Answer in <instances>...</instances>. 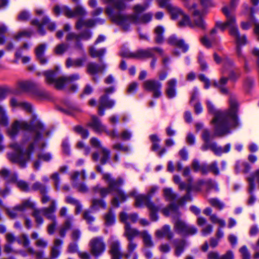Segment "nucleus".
Segmentation results:
<instances>
[{"mask_svg": "<svg viewBox=\"0 0 259 259\" xmlns=\"http://www.w3.org/2000/svg\"><path fill=\"white\" fill-rule=\"evenodd\" d=\"M67 208L66 207H63L60 210V215L61 217L65 218V221L63 225L59 228V235L61 237L64 238L66 232L69 230L72 226V222L73 220V217L72 215H67Z\"/></svg>", "mask_w": 259, "mask_h": 259, "instance_id": "obj_27", "label": "nucleus"}, {"mask_svg": "<svg viewBox=\"0 0 259 259\" xmlns=\"http://www.w3.org/2000/svg\"><path fill=\"white\" fill-rule=\"evenodd\" d=\"M105 20L101 18L89 19L85 20L83 18H79L76 22V28L80 30L83 27H91L97 24H103Z\"/></svg>", "mask_w": 259, "mask_h": 259, "instance_id": "obj_29", "label": "nucleus"}, {"mask_svg": "<svg viewBox=\"0 0 259 259\" xmlns=\"http://www.w3.org/2000/svg\"><path fill=\"white\" fill-rule=\"evenodd\" d=\"M210 220L212 223L218 224L221 227H224L226 225V222L224 220L220 219L215 214H212L210 216Z\"/></svg>", "mask_w": 259, "mask_h": 259, "instance_id": "obj_60", "label": "nucleus"}, {"mask_svg": "<svg viewBox=\"0 0 259 259\" xmlns=\"http://www.w3.org/2000/svg\"><path fill=\"white\" fill-rule=\"evenodd\" d=\"M141 235L145 246L148 247H152L154 246V243L152 240L151 236L148 233L147 231H144L140 233Z\"/></svg>", "mask_w": 259, "mask_h": 259, "instance_id": "obj_53", "label": "nucleus"}, {"mask_svg": "<svg viewBox=\"0 0 259 259\" xmlns=\"http://www.w3.org/2000/svg\"><path fill=\"white\" fill-rule=\"evenodd\" d=\"M78 51L79 53L82 55V57L74 60H72L70 58L67 59L66 63V65L67 68L71 67H81L84 66L87 60L85 52L84 51V53H83L81 51Z\"/></svg>", "mask_w": 259, "mask_h": 259, "instance_id": "obj_32", "label": "nucleus"}, {"mask_svg": "<svg viewBox=\"0 0 259 259\" xmlns=\"http://www.w3.org/2000/svg\"><path fill=\"white\" fill-rule=\"evenodd\" d=\"M20 130L24 131L21 142L18 143L14 142L10 144V148L14 152L8 153L9 160L12 162L18 163L21 168H25L27 163L31 159L35 150H38L39 151L38 158L50 161L52 159V154L42 151L47 145L43 140L42 135L49 136L51 133L45 128L36 115L33 114L32 119L30 122L23 119L15 120L8 130V135L12 139L15 140Z\"/></svg>", "mask_w": 259, "mask_h": 259, "instance_id": "obj_1", "label": "nucleus"}, {"mask_svg": "<svg viewBox=\"0 0 259 259\" xmlns=\"http://www.w3.org/2000/svg\"><path fill=\"white\" fill-rule=\"evenodd\" d=\"M8 30L7 26L3 23H0V45H3L6 42V37L4 35Z\"/></svg>", "mask_w": 259, "mask_h": 259, "instance_id": "obj_61", "label": "nucleus"}, {"mask_svg": "<svg viewBox=\"0 0 259 259\" xmlns=\"http://www.w3.org/2000/svg\"><path fill=\"white\" fill-rule=\"evenodd\" d=\"M163 196L166 201L170 202V204L162 209V212L165 215H169L172 213H177L178 206L175 203L178 197V194L175 193L171 188H165L163 190Z\"/></svg>", "mask_w": 259, "mask_h": 259, "instance_id": "obj_13", "label": "nucleus"}, {"mask_svg": "<svg viewBox=\"0 0 259 259\" xmlns=\"http://www.w3.org/2000/svg\"><path fill=\"white\" fill-rule=\"evenodd\" d=\"M202 137L204 141V144L201 147L203 151H206L209 149L217 156H221L223 153H228L231 149V144L228 143L226 144L224 148L218 146L217 143L210 142L211 135L208 130L205 129L202 133Z\"/></svg>", "mask_w": 259, "mask_h": 259, "instance_id": "obj_10", "label": "nucleus"}, {"mask_svg": "<svg viewBox=\"0 0 259 259\" xmlns=\"http://www.w3.org/2000/svg\"><path fill=\"white\" fill-rule=\"evenodd\" d=\"M17 242L19 244H22L25 248H27L28 252L33 255H35L36 259H41L44 256V251L40 250L35 251L33 247L30 246V241L28 236L25 234H22L20 238L17 239Z\"/></svg>", "mask_w": 259, "mask_h": 259, "instance_id": "obj_24", "label": "nucleus"}, {"mask_svg": "<svg viewBox=\"0 0 259 259\" xmlns=\"http://www.w3.org/2000/svg\"><path fill=\"white\" fill-rule=\"evenodd\" d=\"M74 130L80 134L83 139L87 138L89 137V133L88 130L84 128L80 125H77L74 127Z\"/></svg>", "mask_w": 259, "mask_h": 259, "instance_id": "obj_59", "label": "nucleus"}, {"mask_svg": "<svg viewBox=\"0 0 259 259\" xmlns=\"http://www.w3.org/2000/svg\"><path fill=\"white\" fill-rule=\"evenodd\" d=\"M87 125L97 134L105 133L108 136L111 138H116L118 137L117 130H114L111 131L108 130L107 126L103 124L101 120L95 115L92 116L91 119L88 123Z\"/></svg>", "mask_w": 259, "mask_h": 259, "instance_id": "obj_16", "label": "nucleus"}, {"mask_svg": "<svg viewBox=\"0 0 259 259\" xmlns=\"http://www.w3.org/2000/svg\"><path fill=\"white\" fill-rule=\"evenodd\" d=\"M20 109L27 112L33 113V106L30 103L28 102L23 101Z\"/></svg>", "mask_w": 259, "mask_h": 259, "instance_id": "obj_64", "label": "nucleus"}, {"mask_svg": "<svg viewBox=\"0 0 259 259\" xmlns=\"http://www.w3.org/2000/svg\"><path fill=\"white\" fill-rule=\"evenodd\" d=\"M138 219V215L137 213L128 214L125 212H122L120 214V221L125 224V232H126L127 226H128L130 228H132L128 221H130L133 223H135L137 221Z\"/></svg>", "mask_w": 259, "mask_h": 259, "instance_id": "obj_42", "label": "nucleus"}, {"mask_svg": "<svg viewBox=\"0 0 259 259\" xmlns=\"http://www.w3.org/2000/svg\"><path fill=\"white\" fill-rule=\"evenodd\" d=\"M92 147L96 149V152L92 155V158L94 161L100 160L102 164H105L109 160L110 157V151L109 149L103 147L101 142L96 138H93L90 140Z\"/></svg>", "mask_w": 259, "mask_h": 259, "instance_id": "obj_11", "label": "nucleus"}, {"mask_svg": "<svg viewBox=\"0 0 259 259\" xmlns=\"http://www.w3.org/2000/svg\"><path fill=\"white\" fill-rule=\"evenodd\" d=\"M155 236L158 238L165 237L168 240H171L174 237V234L170 230V227L168 225H165L160 229L156 231Z\"/></svg>", "mask_w": 259, "mask_h": 259, "instance_id": "obj_36", "label": "nucleus"}, {"mask_svg": "<svg viewBox=\"0 0 259 259\" xmlns=\"http://www.w3.org/2000/svg\"><path fill=\"white\" fill-rule=\"evenodd\" d=\"M103 178L107 183L108 188H103L98 185L93 188V190L96 193H99L103 198L105 197L109 193L115 195V197L111 201L112 205L115 207H118L119 206V201L124 202L130 196L135 197L136 207H142L145 206V204L152 202L151 201L152 197L159 190L158 186H153L147 191L146 195L139 194L136 189L132 190L128 195L120 188V186L124 183L122 178H119L115 180L108 173L104 174Z\"/></svg>", "mask_w": 259, "mask_h": 259, "instance_id": "obj_2", "label": "nucleus"}, {"mask_svg": "<svg viewBox=\"0 0 259 259\" xmlns=\"http://www.w3.org/2000/svg\"><path fill=\"white\" fill-rule=\"evenodd\" d=\"M115 91L114 87L107 88L104 89L105 95L102 96L100 100V106L98 109V114L103 116L105 114V108H111L115 104L114 100H111L108 97V95L113 93Z\"/></svg>", "mask_w": 259, "mask_h": 259, "instance_id": "obj_17", "label": "nucleus"}, {"mask_svg": "<svg viewBox=\"0 0 259 259\" xmlns=\"http://www.w3.org/2000/svg\"><path fill=\"white\" fill-rule=\"evenodd\" d=\"M156 53H157L160 55H162V49L159 47L149 48L147 49H140L134 53L125 51L122 52L121 53V55L124 57L141 59L154 57Z\"/></svg>", "mask_w": 259, "mask_h": 259, "instance_id": "obj_12", "label": "nucleus"}, {"mask_svg": "<svg viewBox=\"0 0 259 259\" xmlns=\"http://www.w3.org/2000/svg\"><path fill=\"white\" fill-rule=\"evenodd\" d=\"M174 244L176 248L175 254L177 256H180L187 246V243L183 240H176L174 241Z\"/></svg>", "mask_w": 259, "mask_h": 259, "instance_id": "obj_49", "label": "nucleus"}, {"mask_svg": "<svg viewBox=\"0 0 259 259\" xmlns=\"http://www.w3.org/2000/svg\"><path fill=\"white\" fill-rule=\"evenodd\" d=\"M201 5L203 7V10L200 11L196 9L197 5L193 4L191 7H189V9L192 11V13L193 16V22H191L193 28L195 26L198 27L201 29H204L206 28V24L202 19V16L207 13L206 8L213 6V3L212 0H200Z\"/></svg>", "mask_w": 259, "mask_h": 259, "instance_id": "obj_9", "label": "nucleus"}, {"mask_svg": "<svg viewBox=\"0 0 259 259\" xmlns=\"http://www.w3.org/2000/svg\"><path fill=\"white\" fill-rule=\"evenodd\" d=\"M57 208V202L56 200H52L51 204L49 207H44L40 209H35L33 212L32 215L35 218L37 226L42 225L44 223L43 218L41 215H44L47 219L52 220L53 223L50 224L48 227V232L50 235L54 233L57 226L55 212Z\"/></svg>", "mask_w": 259, "mask_h": 259, "instance_id": "obj_7", "label": "nucleus"}, {"mask_svg": "<svg viewBox=\"0 0 259 259\" xmlns=\"http://www.w3.org/2000/svg\"><path fill=\"white\" fill-rule=\"evenodd\" d=\"M107 68V65L105 64L99 65L95 63H90L87 66L88 72L92 75H93V80L95 81L98 80V77L97 74L100 72H102Z\"/></svg>", "mask_w": 259, "mask_h": 259, "instance_id": "obj_30", "label": "nucleus"}, {"mask_svg": "<svg viewBox=\"0 0 259 259\" xmlns=\"http://www.w3.org/2000/svg\"><path fill=\"white\" fill-rule=\"evenodd\" d=\"M68 47V46L66 44H60L55 48V53L57 55H62L67 50Z\"/></svg>", "mask_w": 259, "mask_h": 259, "instance_id": "obj_63", "label": "nucleus"}, {"mask_svg": "<svg viewBox=\"0 0 259 259\" xmlns=\"http://www.w3.org/2000/svg\"><path fill=\"white\" fill-rule=\"evenodd\" d=\"M0 175L8 182L16 183L18 187L22 191H29L30 188L26 182L22 180L17 181L18 175L16 173H12L8 169L3 168L0 171Z\"/></svg>", "mask_w": 259, "mask_h": 259, "instance_id": "obj_18", "label": "nucleus"}, {"mask_svg": "<svg viewBox=\"0 0 259 259\" xmlns=\"http://www.w3.org/2000/svg\"><path fill=\"white\" fill-rule=\"evenodd\" d=\"M168 43L172 46H176L186 52L189 49V46L185 43L183 39L178 38L175 35H172L167 39Z\"/></svg>", "mask_w": 259, "mask_h": 259, "instance_id": "obj_34", "label": "nucleus"}, {"mask_svg": "<svg viewBox=\"0 0 259 259\" xmlns=\"http://www.w3.org/2000/svg\"><path fill=\"white\" fill-rule=\"evenodd\" d=\"M30 95L37 100H47L49 98V94L45 90L39 88L35 83Z\"/></svg>", "mask_w": 259, "mask_h": 259, "instance_id": "obj_40", "label": "nucleus"}, {"mask_svg": "<svg viewBox=\"0 0 259 259\" xmlns=\"http://www.w3.org/2000/svg\"><path fill=\"white\" fill-rule=\"evenodd\" d=\"M110 253L112 259H121L122 253L120 250V242L112 237L110 239Z\"/></svg>", "mask_w": 259, "mask_h": 259, "instance_id": "obj_31", "label": "nucleus"}, {"mask_svg": "<svg viewBox=\"0 0 259 259\" xmlns=\"http://www.w3.org/2000/svg\"><path fill=\"white\" fill-rule=\"evenodd\" d=\"M241 166L243 168V171L244 173L248 172L251 169V165L247 162L245 161H241V162H237L236 164V170L239 171V167Z\"/></svg>", "mask_w": 259, "mask_h": 259, "instance_id": "obj_57", "label": "nucleus"}, {"mask_svg": "<svg viewBox=\"0 0 259 259\" xmlns=\"http://www.w3.org/2000/svg\"><path fill=\"white\" fill-rule=\"evenodd\" d=\"M206 105L208 112L214 115L212 123L214 125L215 135L223 136L230 134L231 128L236 127L239 125L237 115L239 104L234 96L230 97V108L228 110L222 111L216 109L209 100L206 101Z\"/></svg>", "mask_w": 259, "mask_h": 259, "instance_id": "obj_5", "label": "nucleus"}, {"mask_svg": "<svg viewBox=\"0 0 259 259\" xmlns=\"http://www.w3.org/2000/svg\"><path fill=\"white\" fill-rule=\"evenodd\" d=\"M150 210V219L153 221H157L158 220V211L160 209V206H156L153 202H150L145 204Z\"/></svg>", "mask_w": 259, "mask_h": 259, "instance_id": "obj_45", "label": "nucleus"}, {"mask_svg": "<svg viewBox=\"0 0 259 259\" xmlns=\"http://www.w3.org/2000/svg\"><path fill=\"white\" fill-rule=\"evenodd\" d=\"M31 24L37 27L38 33L40 35H44L46 34L44 25H47L48 29L50 31H54L56 28L55 23L51 22L49 17L47 16L43 18L41 23L38 19H35L31 21Z\"/></svg>", "mask_w": 259, "mask_h": 259, "instance_id": "obj_22", "label": "nucleus"}, {"mask_svg": "<svg viewBox=\"0 0 259 259\" xmlns=\"http://www.w3.org/2000/svg\"><path fill=\"white\" fill-rule=\"evenodd\" d=\"M89 53L91 57L93 58L103 57L106 53V49L105 48L96 50L93 46H91L89 49Z\"/></svg>", "mask_w": 259, "mask_h": 259, "instance_id": "obj_51", "label": "nucleus"}, {"mask_svg": "<svg viewBox=\"0 0 259 259\" xmlns=\"http://www.w3.org/2000/svg\"><path fill=\"white\" fill-rule=\"evenodd\" d=\"M104 219L105 224L107 226H111L115 224L116 221V217L114 211L112 208H110L109 211L104 214Z\"/></svg>", "mask_w": 259, "mask_h": 259, "instance_id": "obj_50", "label": "nucleus"}, {"mask_svg": "<svg viewBox=\"0 0 259 259\" xmlns=\"http://www.w3.org/2000/svg\"><path fill=\"white\" fill-rule=\"evenodd\" d=\"M0 123L5 126L9 124V117L7 111L2 106H0Z\"/></svg>", "mask_w": 259, "mask_h": 259, "instance_id": "obj_54", "label": "nucleus"}, {"mask_svg": "<svg viewBox=\"0 0 259 259\" xmlns=\"http://www.w3.org/2000/svg\"><path fill=\"white\" fill-rule=\"evenodd\" d=\"M87 178V174L85 169L81 171H75L70 174V178L72 181V185L73 187L76 188L78 191L85 193L88 191V188L84 183H79V178L83 180Z\"/></svg>", "mask_w": 259, "mask_h": 259, "instance_id": "obj_19", "label": "nucleus"}, {"mask_svg": "<svg viewBox=\"0 0 259 259\" xmlns=\"http://www.w3.org/2000/svg\"><path fill=\"white\" fill-rule=\"evenodd\" d=\"M102 1L105 4H110L106 8V14L113 22L121 27L124 31L129 30L132 23H147L151 20L153 17V14L150 12L143 14L148 8V4L135 5L133 8L134 13L132 15H126L122 12L126 6L121 1Z\"/></svg>", "mask_w": 259, "mask_h": 259, "instance_id": "obj_4", "label": "nucleus"}, {"mask_svg": "<svg viewBox=\"0 0 259 259\" xmlns=\"http://www.w3.org/2000/svg\"><path fill=\"white\" fill-rule=\"evenodd\" d=\"M83 219L87 221V223L90 225L89 229L91 231L97 232L98 230V227L93 226L91 225V224L95 220V218L91 214L90 210H86L84 211Z\"/></svg>", "mask_w": 259, "mask_h": 259, "instance_id": "obj_48", "label": "nucleus"}, {"mask_svg": "<svg viewBox=\"0 0 259 259\" xmlns=\"http://www.w3.org/2000/svg\"><path fill=\"white\" fill-rule=\"evenodd\" d=\"M47 47L46 44H42L37 46L35 49L36 57L41 65H45L48 62V59L44 56Z\"/></svg>", "mask_w": 259, "mask_h": 259, "instance_id": "obj_35", "label": "nucleus"}, {"mask_svg": "<svg viewBox=\"0 0 259 259\" xmlns=\"http://www.w3.org/2000/svg\"><path fill=\"white\" fill-rule=\"evenodd\" d=\"M92 36L93 33L90 30H85L79 34L71 32L67 34L66 40L69 42L74 41V48L84 53V49L81 40H88L92 37Z\"/></svg>", "mask_w": 259, "mask_h": 259, "instance_id": "obj_14", "label": "nucleus"}, {"mask_svg": "<svg viewBox=\"0 0 259 259\" xmlns=\"http://www.w3.org/2000/svg\"><path fill=\"white\" fill-rule=\"evenodd\" d=\"M90 246L92 253L96 257L101 255L105 250V244L101 237L92 239L90 241Z\"/></svg>", "mask_w": 259, "mask_h": 259, "instance_id": "obj_25", "label": "nucleus"}, {"mask_svg": "<svg viewBox=\"0 0 259 259\" xmlns=\"http://www.w3.org/2000/svg\"><path fill=\"white\" fill-rule=\"evenodd\" d=\"M223 67L222 68V73L223 74H228L229 79L232 81H236L239 77L240 74L235 73L233 70L234 66L233 61L230 58L226 57L222 60Z\"/></svg>", "mask_w": 259, "mask_h": 259, "instance_id": "obj_28", "label": "nucleus"}, {"mask_svg": "<svg viewBox=\"0 0 259 259\" xmlns=\"http://www.w3.org/2000/svg\"><path fill=\"white\" fill-rule=\"evenodd\" d=\"M140 232L136 229L130 228L128 226L126 227V232H124V235L127 237L129 243L127 247L128 252L125 254L126 258L130 257L133 251L137 247V244L133 241V239L137 236L140 235Z\"/></svg>", "mask_w": 259, "mask_h": 259, "instance_id": "obj_21", "label": "nucleus"}, {"mask_svg": "<svg viewBox=\"0 0 259 259\" xmlns=\"http://www.w3.org/2000/svg\"><path fill=\"white\" fill-rule=\"evenodd\" d=\"M150 139L152 142V149L153 151H157L159 148V143L160 139L156 135H152L150 136Z\"/></svg>", "mask_w": 259, "mask_h": 259, "instance_id": "obj_58", "label": "nucleus"}, {"mask_svg": "<svg viewBox=\"0 0 259 259\" xmlns=\"http://www.w3.org/2000/svg\"><path fill=\"white\" fill-rule=\"evenodd\" d=\"M62 244V240L59 239H55L54 245L52 247L51 250V257L52 258H56L60 255Z\"/></svg>", "mask_w": 259, "mask_h": 259, "instance_id": "obj_46", "label": "nucleus"}, {"mask_svg": "<svg viewBox=\"0 0 259 259\" xmlns=\"http://www.w3.org/2000/svg\"><path fill=\"white\" fill-rule=\"evenodd\" d=\"M238 1L239 0H231L229 6L226 5L222 8V11L226 18V22H217L215 28L211 30L210 34L203 36L200 39V41L204 47L209 48L212 45H217L220 41V37L217 35V28H220L222 31H223L227 28H229L230 34L235 39L236 51L238 57L244 58L242 53L241 47L246 44L247 39L245 35H240L234 14Z\"/></svg>", "mask_w": 259, "mask_h": 259, "instance_id": "obj_3", "label": "nucleus"}, {"mask_svg": "<svg viewBox=\"0 0 259 259\" xmlns=\"http://www.w3.org/2000/svg\"><path fill=\"white\" fill-rule=\"evenodd\" d=\"M32 189L34 191H39L40 193L42 195L41 201L43 203H46L50 200V197L46 194L48 191L47 187L40 182H37L35 183L32 186Z\"/></svg>", "mask_w": 259, "mask_h": 259, "instance_id": "obj_37", "label": "nucleus"}, {"mask_svg": "<svg viewBox=\"0 0 259 259\" xmlns=\"http://www.w3.org/2000/svg\"><path fill=\"white\" fill-rule=\"evenodd\" d=\"M209 204L216 208L219 210H222L225 207V203L221 201L218 198H211L208 199Z\"/></svg>", "mask_w": 259, "mask_h": 259, "instance_id": "obj_55", "label": "nucleus"}, {"mask_svg": "<svg viewBox=\"0 0 259 259\" xmlns=\"http://www.w3.org/2000/svg\"><path fill=\"white\" fill-rule=\"evenodd\" d=\"M143 87L145 90L153 92V97L157 98L161 96L162 84L159 81L151 79L144 82Z\"/></svg>", "mask_w": 259, "mask_h": 259, "instance_id": "obj_26", "label": "nucleus"}, {"mask_svg": "<svg viewBox=\"0 0 259 259\" xmlns=\"http://www.w3.org/2000/svg\"><path fill=\"white\" fill-rule=\"evenodd\" d=\"M228 78L222 77L219 81L214 80L213 84L220 90L222 94L227 95L228 94L229 91L225 85L228 82Z\"/></svg>", "mask_w": 259, "mask_h": 259, "instance_id": "obj_44", "label": "nucleus"}, {"mask_svg": "<svg viewBox=\"0 0 259 259\" xmlns=\"http://www.w3.org/2000/svg\"><path fill=\"white\" fill-rule=\"evenodd\" d=\"M106 208V203L103 198H93L92 202L91 209H89L91 212L93 211H98L100 208L105 209Z\"/></svg>", "mask_w": 259, "mask_h": 259, "instance_id": "obj_47", "label": "nucleus"}, {"mask_svg": "<svg viewBox=\"0 0 259 259\" xmlns=\"http://www.w3.org/2000/svg\"><path fill=\"white\" fill-rule=\"evenodd\" d=\"M250 10L251 15L250 20L249 22H242L241 23V27L244 30H247L250 27L251 25H254L255 26L254 33L257 35L259 40V22H258L257 20L253 16L254 13L253 8H251Z\"/></svg>", "mask_w": 259, "mask_h": 259, "instance_id": "obj_33", "label": "nucleus"}, {"mask_svg": "<svg viewBox=\"0 0 259 259\" xmlns=\"http://www.w3.org/2000/svg\"><path fill=\"white\" fill-rule=\"evenodd\" d=\"M174 229L176 233L183 236L193 235L197 232L195 226L189 225L180 219L174 222Z\"/></svg>", "mask_w": 259, "mask_h": 259, "instance_id": "obj_20", "label": "nucleus"}, {"mask_svg": "<svg viewBox=\"0 0 259 259\" xmlns=\"http://www.w3.org/2000/svg\"><path fill=\"white\" fill-rule=\"evenodd\" d=\"M54 13L56 15L64 14L70 18L76 16L83 17L87 14L85 9L80 6H77L74 10L66 6H56L54 8Z\"/></svg>", "mask_w": 259, "mask_h": 259, "instance_id": "obj_15", "label": "nucleus"}, {"mask_svg": "<svg viewBox=\"0 0 259 259\" xmlns=\"http://www.w3.org/2000/svg\"><path fill=\"white\" fill-rule=\"evenodd\" d=\"M164 28L162 26H158L155 29V41L157 44H161L164 40Z\"/></svg>", "mask_w": 259, "mask_h": 259, "instance_id": "obj_52", "label": "nucleus"}, {"mask_svg": "<svg viewBox=\"0 0 259 259\" xmlns=\"http://www.w3.org/2000/svg\"><path fill=\"white\" fill-rule=\"evenodd\" d=\"M35 83L29 80L19 81L17 83V88L21 92L31 94Z\"/></svg>", "mask_w": 259, "mask_h": 259, "instance_id": "obj_38", "label": "nucleus"}, {"mask_svg": "<svg viewBox=\"0 0 259 259\" xmlns=\"http://www.w3.org/2000/svg\"><path fill=\"white\" fill-rule=\"evenodd\" d=\"M193 179L192 177L187 179L188 183L181 182V178L179 176L174 177V182L179 185V189L181 190H186L187 194L182 197L180 200L181 203H185V202L192 200L191 193L192 192H198L202 190V187L205 186L206 191L208 193L211 190H213L216 192L219 191V188L218 183L215 181L208 179L206 180L199 179L195 185H192Z\"/></svg>", "mask_w": 259, "mask_h": 259, "instance_id": "obj_6", "label": "nucleus"}, {"mask_svg": "<svg viewBox=\"0 0 259 259\" xmlns=\"http://www.w3.org/2000/svg\"><path fill=\"white\" fill-rule=\"evenodd\" d=\"M35 206L36 204L34 202L30 199H27L24 200L21 204L16 206L12 209L7 208V211L11 218H15L18 215V211H24L27 208H30L34 210L36 209Z\"/></svg>", "mask_w": 259, "mask_h": 259, "instance_id": "obj_23", "label": "nucleus"}, {"mask_svg": "<svg viewBox=\"0 0 259 259\" xmlns=\"http://www.w3.org/2000/svg\"><path fill=\"white\" fill-rule=\"evenodd\" d=\"M30 46V44L25 43L22 48L18 49L16 51L15 55L16 59L14 61V63H18V60L21 58H22V61L23 63L25 64L29 62L30 60V58L29 57L24 56L22 57V55L23 53V50H25L28 51L29 49Z\"/></svg>", "mask_w": 259, "mask_h": 259, "instance_id": "obj_41", "label": "nucleus"}, {"mask_svg": "<svg viewBox=\"0 0 259 259\" xmlns=\"http://www.w3.org/2000/svg\"><path fill=\"white\" fill-rule=\"evenodd\" d=\"M176 79L172 78L168 81L166 93L169 98H173L176 96Z\"/></svg>", "mask_w": 259, "mask_h": 259, "instance_id": "obj_43", "label": "nucleus"}, {"mask_svg": "<svg viewBox=\"0 0 259 259\" xmlns=\"http://www.w3.org/2000/svg\"><path fill=\"white\" fill-rule=\"evenodd\" d=\"M60 69V67L57 66L56 67V70H48L42 73V74L46 76V81L47 83L53 84L57 89L61 90L72 82L79 79V75L78 74H73L69 76H63L56 79L55 77L57 71Z\"/></svg>", "mask_w": 259, "mask_h": 259, "instance_id": "obj_8", "label": "nucleus"}, {"mask_svg": "<svg viewBox=\"0 0 259 259\" xmlns=\"http://www.w3.org/2000/svg\"><path fill=\"white\" fill-rule=\"evenodd\" d=\"M247 182L248 183V191L250 196L248 200V204L250 205H253L256 201V197L255 195L253 194V192L255 190L256 186L255 182H256L255 179H253L252 178L248 177L247 178Z\"/></svg>", "mask_w": 259, "mask_h": 259, "instance_id": "obj_39", "label": "nucleus"}, {"mask_svg": "<svg viewBox=\"0 0 259 259\" xmlns=\"http://www.w3.org/2000/svg\"><path fill=\"white\" fill-rule=\"evenodd\" d=\"M34 33L31 29H27L19 32L14 37L16 39H20L22 37H30Z\"/></svg>", "mask_w": 259, "mask_h": 259, "instance_id": "obj_56", "label": "nucleus"}, {"mask_svg": "<svg viewBox=\"0 0 259 259\" xmlns=\"http://www.w3.org/2000/svg\"><path fill=\"white\" fill-rule=\"evenodd\" d=\"M118 134H119L118 133ZM132 137V133L130 130H125L123 131L120 135H118V137L116 138H120L124 141L130 140Z\"/></svg>", "mask_w": 259, "mask_h": 259, "instance_id": "obj_62", "label": "nucleus"}]
</instances>
